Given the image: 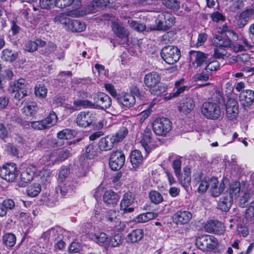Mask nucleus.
I'll use <instances>...</instances> for the list:
<instances>
[{
	"instance_id": "f257e3e1",
	"label": "nucleus",
	"mask_w": 254,
	"mask_h": 254,
	"mask_svg": "<svg viewBox=\"0 0 254 254\" xmlns=\"http://www.w3.org/2000/svg\"><path fill=\"white\" fill-rule=\"evenodd\" d=\"M144 82L145 85L149 88V91L152 94L159 95L167 90V86L160 83V77L156 72H151L145 75Z\"/></svg>"
},
{
	"instance_id": "f03ea898",
	"label": "nucleus",
	"mask_w": 254,
	"mask_h": 254,
	"mask_svg": "<svg viewBox=\"0 0 254 254\" xmlns=\"http://www.w3.org/2000/svg\"><path fill=\"white\" fill-rule=\"evenodd\" d=\"M200 110L202 115L208 120H218L221 117L222 114L220 105L212 101L203 103Z\"/></svg>"
},
{
	"instance_id": "7ed1b4c3",
	"label": "nucleus",
	"mask_w": 254,
	"mask_h": 254,
	"mask_svg": "<svg viewBox=\"0 0 254 254\" xmlns=\"http://www.w3.org/2000/svg\"><path fill=\"white\" fill-rule=\"evenodd\" d=\"M76 2L77 7L75 9L68 10L56 15L54 19L55 23L63 25L64 28L67 29L71 21L68 16L76 17L83 15V13L78 10V7L81 5V1L77 0Z\"/></svg>"
},
{
	"instance_id": "20e7f679",
	"label": "nucleus",
	"mask_w": 254,
	"mask_h": 254,
	"mask_svg": "<svg viewBox=\"0 0 254 254\" xmlns=\"http://www.w3.org/2000/svg\"><path fill=\"white\" fill-rule=\"evenodd\" d=\"M218 241L214 236L203 235L197 237L195 239L196 247L203 251H210L215 249Z\"/></svg>"
},
{
	"instance_id": "39448f33",
	"label": "nucleus",
	"mask_w": 254,
	"mask_h": 254,
	"mask_svg": "<svg viewBox=\"0 0 254 254\" xmlns=\"http://www.w3.org/2000/svg\"><path fill=\"white\" fill-rule=\"evenodd\" d=\"M154 132L159 136H165L172 129V123L166 118H159L152 123Z\"/></svg>"
},
{
	"instance_id": "423d86ee",
	"label": "nucleus",
	"mask_w": 254,
	"mask_h": 254,
	"mask_svg": "<svg viewBox=\"0 0 254 254\" xmlns=\"http://www.w3.org/2000/svg\"><path fill=\"white\" fill-rule=\"evenodd\" d=\"M161 56L166 63L173 64L179 60L181 52L177 47L169 45L164 47L162 49Z\"/></svg>"
},
{
	"instance_id": "0eeeda50",
	"label": "nucleus",
	"mask_w": 254,
	"mask_h": 254,
	"mask_svg": "<svg viewBox=\"0 0 254 254\" xmlns=\"http://www.w3.org/2000/svg\"><path fill=\"white\" fill-rule=\"evenodd\" d=\"M175 17L169 12H163L158 14L155 20V27L153 30L166 31L175 23Z\"/></svg>"
},
{
	"instance_id": "6e6552de",
	"label": "nucleus",
	"mask_w": 254,
	"mask_h": 254,
	"mask_svg": "<svg viewBox=\"0 0 254 254\" xmlns=\"http://www.w3.org/2000/svg\"><path fill=\"white\" fill-rule=\"evenodd\" d=\"M8 91L10 93H16L14 96L15 99L20 100L27 95L26 89V81L24 79L12 81L9 83Z\"/></svg>"
},
{
	"instance_id": "1a4fd4ad",
	"label": "nucleus",
	"mask_w": 254,
	"mask_h": 254,
	"mask_svg": "<svg viewBox=\"0 0 254 254\" xmlns=\"http://www.w3.org/2000/svg\"><path fill=\"white\" fill-rule=\"evenodd\" d=\"M104 17L105 20L111 21L112 31L117 37L124 38L128 36V31L125 28L118 17L109 14H105Z\"/></svg>"
},
{
	"instance_id": "9d476101",
	"label": "nucleus",
	"mask_w": 254,
	"mask_h": 254,
	"mask_svg": "<svg viewBox=\"0 0 254 254\" xmlns=\"http://www.w3.org/2000/svg\"><path fill=\"white\" fill-rule=\"evenodd\" d=\"M17 167L14 163H7L0 167V177L9 182L14 181L17 177Z\"/></svg>"
},
{
	"instance_id": "9b49d317",
	"label": "nucleus",
	"mask_w": 254,
	"mask_h": 254,
	"mask_svg": "<svg viewBox=\"0 0 254 254\" xmlns=\"http://www.w3.org/2000/svg\"><path fill=\"white\" fill-rule=\"evenodd\" d=\"M95 114L90 112H81L77 116L76 123L81 127L86 128L90 127L96 120Z\"/></svg>"
},
{
	"instance_id": "f8f14e48",
	"label": "nucleus",
	"mask_w": 254,
	"mask_h": 254,
	"mask_svg": "<svg viewBox=\"0 0 254 254\" xmlns=\"http://www.w3.org/2000/svg\"><path fill=\"white\" fill-rule=\"evenodd\" d=\"M125 162V156L122 151H113L110 156L109 166L112 170L117 171L124 166Z\"/></svg>"
},
{
	"instance_id": "ddd939ff",
	"label": "nucleus",
	"mask_w": 254,
	"mask_h": 254,
	"mask_svg": "<svg viewBox=\"0 0 254 254\" xmlns=\"http://www.w3.org/2000/svg\"><path fill=\"white\" fill-rule=\"evenodd\" d=\"M226 116L230 120L236 119L238 114L239 105L234 98H229L225 103Z\"/></svg>"
},
{
	"instance_id": "4468645a",
	"label": "nucleus",
	"mask_w": 254,
	"mask_h": 254,
	"mask_svg": "<svg viewBox=\"0 0 254 254\" xmlns=\"http://www.w3.org/2000/svg\"><path fill=\"white\" fill-rule=\"evenodd\" d=\"M192 219V214L187 210H180L173 216V222L177 225H185L188 223Z\"/></svg>"
},
{
	"instance_id": "2eb2a0df",
	"label": "nucleus",
	"mask_w": 254,
	"mask_h": 254,
	"mask_svg": "<svg viewBox=\"0 0 254 254\" xmlns=\"http://www.w3.org/2000/svg\"><path fill=\"white\" fill-rule=\"evenodd\" d=\"M134 200V194L132 192L125 193L120 203V209L124 213L133 212L134 208L129 206L133 202Z\"/></svg>"
},
{
	"instance_id": "dca6fc26",
	"label": "nucleus",
	"mask_w": 254,
	"mask_h": 254,
	"mask_svg": "<svg viewBox=\"0 0 254 254\" xmlns=\"http://www.w3.org/2000/svg\"><path fill=\"white\" fill-rule=\"evenodd\" d=\"M37 168L33 164H29L22 169L20 179L24 183H28L31 181L37 172Z\"/></svg>"
},
{
	"instance_id": "f3484780",
	"label": "nucleus",
	"mask_w": 254,
	"mask_h": 254,
	"mask_svg": "<svg viewBox=\"0 0 254 254\" xmlns=\"http://www.w3.org/2000/svg\"><path fill=\"white\" fill-rule=\"evenodd\" d=\"M77 183L74 180L68 181L63 186H59L56 190L58 193L60 192L63 196L71 195L76 190Z\"/></svg>"
},
{
	"instance_id": "a211bd4d",
	"label": "nucleus",
	"mask_w": 254,
	"mask_h": 254,
	"mask_svg": "<svg viewBox=\"0 0 254 254\" xmlns=\"http://www.w3.org/2000/svg\"><path fill=\"white\" fill-rule=\"evenodd\" d=\"M204 229L208 233H213L217 235L222 234L225 231L223 224L217 220L208 221L204 226Z\"/></svg>"
},
{
	"instance_id": "6ab92c4d",
	"label": "nucleus",
	"mask_w": 254,
	"mask_h": 254,
	"mask_svg": "<svg viewBox=\"0 0 254 254\" xmlns=\"http://www.w3.org/2000/svg\"><path fill=\"white\" fill-rule=\"evenodd\" d=\"M94 101L102 109H107L111 105V99L104 93H98L94 95Z\"/></svg>"
},
{
	"instance_id": "aec40b11",
	"label": "nucleus",
	"mask_w": 254,
	"mask_h": 254,
	"mask_svg": "<svg viewBox=\"0 0 254 254\" xmlns=\"http://www.w3.org/2000/svg\"><path fill=\"white\" fill-rule=\"evenodd\" d=\"M254 17V9H250L243 11L236 19V24L238 28L244 27L249 20Z\"/></svg>"
},
{
	"instance_id": "412c9836",
	"label": "nucleus",
	"mask_w": 254,
	"mask_h": 254,
	"mask_svg": "<svg viewBox=\"0 0 254 254\" xmlns=\"http://www.w3.org/2000/svg\"><path fill=\"white\" fill-rule=\"evenodd\" d=\"M120 198L119 194L111 190L105 192L103 195V201L107 205L115 206L117 204Z\"/></svg>"
},
{
	"instance_id": "4be33fe9",
	"label": "nucleus",
	"mask_w": 254,
	"mask_h": 254,
	"mask_svg": "<svg viewBox=\"0 0 254 254\" xmlns=\"http://www.w3.org/2000/svg\"><path fill=\"white\" fill-rule=\"evenodd\" d=\"M195 107L194 101L192 98L187 97L183 98L179 106V110L185 114L190 113Z\"/></svg>"
},
{
	"instance_id": "5701e85b",
	"label": "nucleus",
	"mask_w": 254,
	"mask_h": 254,
	"mask_svg": "<svg viewBox=\"0 0 254 254\" xmlns=\"http://www.w3.org/2000/svg\"><path fill=\"white\" fill-rule=\"evenodd\" d=\"M115 143V140L111 135H109L100 139L98 142V147L101 151H107L113 148Z\"/></svg>"
},
{
	"instance_id": "b1692460",
	"label": "nucleus",
	"mask_w": 254,
	"mask_h": 254,
	"mask_svg": "<svg viewBox=\"0 0 254 254\" xmlns=\"http://www.w3.org/2000/svg\"><path fill=\"white\" fill-rule=\"evenodd\" d=\"M225 185L223 183L219 184V182L216 178L210 179V190L212 195L214 197L219 196L224 191Z\"/></svg>"
},
{
	"instance_id": "393cba45",
	"label": "nucleus",
	"mask_w": 254,
	"mask_h": 254,
	"mask_svg": "<svg viewBox=\"0 0 254 254\" xmlns=\"http://www.w3.org/2000/svg\"><path fill=\"white\" fill-rule=\"evenodd\" d=\"M208 55L199 51H192L190 52V58L197 66H201L204 63H206Z\"/></svg>"
},
{
	"instance_id": "a878e982",
	"label": "nucleus",
	"mask_w": 254,
	"mask_h": 254,
	"mask_svg": "<svg viewBox=\"0 0 254 254\" xmlns=\"http://www.w3.org/2000/svg\"><path fill=\"white\" fill-rule=\"evenodd\" d=\"M62 237L61 231H59L58 228H55L47 230L42 235V238L51 244L56 241L59 238H62Z\"/></svg>"
},
{
	"instance_id": "bb28decb",
	"label": "nucleus",
	"mask_w": 254,
	"mask_h": 254,
	"mask_svg": "<svg viewBox=\"0 0 254 254\" xmlns=\"http://www.w3.org/2000/svg\"><path fill=\"white\" fill-rule=\"evenodd\" d=\"M211 42L215 47L229 48L231 46V41L227 37H223L221 35L214 34Z\"/></svg>"
},
{
	"instance_id": "cd10ccee",
	"label": "nucleus",
	"mask_w": 254,
	"mask_h": 254,
	"mask_svg": "<svg viewBox=\"0 0 254 254\" xmlns=\"http://www.w3.org/2000/svg\"><path fill=\"white\" fill-rule=\"evenodd\" d=\"M240 101L244 106L248 107L253 104L254 101V92L251 90H246L240 94Z\"/></svg>"
},
{
	"instance_id": "c85d7f7f",
	"label": "nucleus",
	"mask_w": 254,
	"mask_h": 254,
	"mask_svg": "<svg viewBox=\"0 0 254 254\" xmlns=\"http://www.w3.org/2000/svg\"><path fill=\"white\" fill-rule=\"evenodd\" d=\"M118 102L126 107H132L135 103L134 96L129 93H122L118 98Z\"/></svg>"
},
{
	"instance_id": "c756f323",
	"label": "nucleus",
	"mask_w": 254,
	"mask_h": 254,
	"mask_svg": "<svg viewBox=\"0 0 254 254\" xmlns=\"http://www.w3.org/2000/svg\"><path fill=\"white\" fill-rule=\"evenodd\" d=\"M151 130L148 128H146L141 134L140 143L147 152H149L150 151V144L151 141Z\"/></svg>"
},
{
	"instance_id": "7c9ffc66",
	"label": "nucleus",
	"mask_w": 254,
	"mask_h": 254,
	"mask_svg": "<svg viewBox=\"0 0 254 254\" xmlns=\"http://www.w3.org/2000/svg\"><path fill=\"white\" fill-rule=\"evenodd\" d=\"M130 160L132 167L134 169L138 168L143 161L141 152L138 150L132 151L130 155Z\"/></svg>"
},
{
	"instance_id": "2f4dec72",
	"label": "nucleus",
	"mask_w": 254,
	"mask_h": 254,
	"mask_svg": "<svg viewBox=\"0 0 254 254\" xmlns=\"http://www.w3.org/2000/svg\"><path fill=\"white\" fill-rule=\"evenodd\" d=\"M143 237V230L137 229L132 231L127 235L126 240L128 243H135L141 240Z\"/></svg>"
},
{
	"instance_id": "473e14b6",
	"label": "nucleus",
	"mask_w": 254,
	"mask_h": 254,
	"mask_svg": "<svg viewBox=\"0 0 254 254\" xmlns=\"http://www.w3.org/2000/svg\"><path fill=\"white\" fill-rule=\"evenodd\" d=\"M69 26L67 29L73 32H82L85 30L86 27L84 22L75 19H71Z\"/></svg>"
},
{
	"instance_id": "72a5a7b5",
	"label": "nucleus",
	"mask_w": 254,
	"mask_h": 254,
	"mask_svg": "<svg viewBox=\"0 0 254 254\" xmlns=\"http://www.w3.org/2000/svg\"><path fill=\"white\" fill-rule=\"evenodd\" d=\"M241 190L240 184L238 182H234L230 185L229 195L231 200L235 199L238 197Z\"/></svg>"
},
{
	"instance_id": "f704fd0d",
	"label": "nucleus",
	"mask_w": 254,
	"mask_h": 254,
	"mask_svg": "<svg viewBox=\"0 0 254 254\" xmlns=\"http://www.w3.org/2000/svg\"><path fill=\"white\" fill-rule=\"evenodd\" d=\"M157 216V213L148 212L138 215L135 217V221L137 223H145L156 218Z\"/></svg>"
},
{
	"instance_id": "c9c22d12",
	"label": "nucleus",
	"mask_w": 254,
	"mask_h": 254,
	"mask_svg": "<svg viewBox=\"0 0 254 254\" xmlns=\"http://www.w3.org/2000/svg\"><path fill=\"white\" fill-rule=\"evenodd\" d=\"M184 174L183 176L181 175L180 178H178L182 185L185 188L189 187L191 180L190 170L187 167L184 168Z\"/></svg>"
},
{
	"instance_id": "e433bc0d",
	"label": "nucleus",
	"mask_w": 254,
	"mask_h": 254,
	"mask_svg": "<svg viewBox=\"0 0 254 254\" xmlns=\"http://www.w3.org/2000/svg\"><path fill=\"white\" fill-rule=\"evenodd\" d=\"M128 130L126 127H121L118 131L114 134L111 135L115 142L117 143L120 141H122L127 135Z\"/></svg>"
},
{
	"instance_id": "4c0bfd02",
	"label": "nucleus",
	"mask_w": 254,
	"mask_h": 254,
	"mask_svg": "<svg viewBox=\"0 0 254 254\" xmlns=\"http://www.w3.org/2000/svg\"><path fill=\"white\" fill-rule=\"evenodd\" d=\"M16 241L15 236L12 233H6L3 236L2 241L7 247L11 248L14 246Z\"/></svg>"
},
{
	"instance_id": "58836bf2",
	"label": "nucleus",
	"mask_w": 254,
	"mask_h": 254,
	"mask_svg": "<svg viewBox=\"0 0 254 254\" xmlns=\"http://www.w3.org/2000/svg\"><path fill=\"white\" fill-rule=\"evenodd\" d=\"M17 53L12 52L8 49H4L2 52V59L7 62H12L17 57Z\"/></svg>"
},
{
	"instance_id": "ea45409f",
	"label": "nucleus",
	"mask_w": 254,
	"mask_h": 254,
	"mask_svg": "<svg viewBox=\"0 0 254 254\" xmlns=\"http://www.w3.org/2000/svg\"><path fill=\"white\" fill-rule=\"evenodd\" d=\"M22 110L26 116H32L36 113L38 108L36 103L32 102L25 106Z\"/></svg>"
},
{
	"instance_id": "a19ab883",
	"label": "nucleus",
	"mask_w": 254,
	"mask_h": 254,
	"mask_svg": "<svg viewBox=\"0 0 254 254\" xmlns=\"http://www.w3.org/2000/svg\"><path fill=\"white\" fill-rule=\"evenodd\" d=\"M232 205V200L228 197L221 198L218 202V207L223 211H227L229 210Z\"/></svg>"
},
{
	"instance_id": "79ce46f5",
	"label": "nucleus",
	"mask_w": 254,
	"mask_h": 254,
	"mask_svg": "<svg viewBox=\"0 0 254 254\" xmlns=\"http://www.w3.org/2000/svg\"><path fill=\"white\" fill-rule=\"evenodd\" d=\"M43 159L47 162H49L50 165H54L60 162L58 160V155H57V152L56 150L52 151L50 154L44 155L43 157Z\"/></svg>"
},
{
	"instance_id": "37998d69",
	"label": "nucleus",
	"mask_w": 254,
	"mask_h": 254,
	"mask_svg": "<svg viewBox=\"0 0 254 254\" xmlns=\"http://www.w3.org/2000/svg\"><path fill=\"white\" fill-rule=\"evenodd\" d=\"M41 190V186L39 184H34L30 186L27 190V194L31 197H35L38 195Z\"/></svg>"
},
{
	"instance_id": "c03bdc74",
	"label": "nucleus",
	"mask_w": 254,
	"mask_h": 254,
	"mask_svg": "<svg viewBox=\"0 0 254 254\" xmlns=\"http://www.w3.org/2000/svg\"><path fill=\"white\" fill-rule=\"evenodd\" d=\"M162 2L166 7L174 11L180 7V3L177 0H162Z\"/></svg>"
},
{
	"instance_id": "a18cd8bd",
	"label": "nucleus",
	"mask_w": 254,
	"mask_h": 254,
	"mask_svg": "<svg viewBox=\"0 0 254 254\" xmlns=\"http://www.w3.org/2000/svg\"><path fill=\"white\" fill-rule=\"evenodd\" d=\"M73 105L75 110H78L79 108L81 107L85 108L92 107L94 105L91 101L83 99L75 100L73 102Z\"/></svg>"
},
{
	"instance_id": "49530a36",
	"label": "nucleus",
	"mask_w": 254,
	"mask_h": 254,
	"mask_svg": "<svg viewBox=\"0 0 254 254\" xmlns=\"http://www.w3.org/2000/svg\"><path fill=\"white\" fill-rule=\"evenodd\" d=\"M97 155V150L94 144H91L85 148V155L87 158L92 159Z\"/></svg>"
},
{
	"instance_id": "de8ad7c7",
	"label": "nucleus",
	"mask_w": 254,
	"mask_h": 254,
	"mask_svg": "<svg viewBox=\"0 0 254 254\" xmlns=\"http://www.w3.org/2000/svg\"><path fill=\"white\" fill-rule=\"evenodd\" d=\"M149 197L151 201L155 204H159L163 200L161 194L155 190H151L150 192Z\"/></svg>"
},
{
	"instance_id": "09e8293b",
	"label": "nucleus",
	"mask_w": 254,
	"mask_h": 254,
	"mask_svg": "<svg viewBox=\"0 0 254 254\" xmlns=\"http://www.w3.org/2000/svg\"><path fill=\"white\" fill-rule=\"evenodd\" d=\"M45 122L47 128H49L54 126L57 122L58 117L54 112L51 113L44 120Z\"/></svg>"
},
{
	"instance_id": "8fccbe9b",
	"label": "nucleus",
	"mask_w": 254,
	"mask_h": 254,
	"mask_svg": "<svg viewBox=\"0 0 254 254\" xmlns=\"http://www.w3.org/2000/svg\"><path fill=\"white\" fill-rule=\"evenodd\" d=\"M205 64L206 66L205 69L207 72L216 71L220 66L219 62L215 60L207 61Z\"/></svg>"
},
{
	"instance_id": "3c124183",
	"label": "nucleus",
	"mask_w": 254,
	"mask_h": 254,
	"mask_svg": "<svg viewBox=\"0 0 254 254\" xmlns=\"http://www.w3.org/2000/svg\"><path fill=\"white\" fill-rule=\"evenodd\" d=\"M57 137L61 139H70L73 137V131L68 128L63 129L57 133Z\"/></svg>"
},
{
	"instance_id": "603ef678",
	"label": "nucleus",
	"mask_w": 254,
	"mask_h": 254,
	"mask_svg": "<svg viewBox=\"0 0 254 254\" xmlns=\"http://www.w3.org/2000/svg\"><path fill=\"white\" fill-rule=\"evenodd\" d=\"M210 179L207 178H204L199 182L198 190L199 192L203 193L205 192L210 187Z\"/></svg>"
},
{
	"instance_id": "864d4df0",
	"label": "nucleus",
	"mask_w": 254,
	"mask_h": 254,
	"mask_svg": "<svg viewBox=\"0 0 254 254\" xmlns=\"http://www.w3.org/2000/svg\"><path fill=\"white\" fill-rule=\"evenodd\" d=\"M70 170L69 168L67 167L61 168L58 174V180L61 182H64L68 176Z\"/></svg>"
},
{
	"instance_id": "5fc2aeb1",
	"label": "nucleus",
	"mask_w": 254,
	"mask_h": 254,
	"mask_svg": "<svg viewBox=\"0 0 254 254\" xmlns=\"http://www.w3.org/2000/svg\"><path fill=\"white\" fill-rule=\"evenodd\" d=\"M35 94L36 96L40 98H45L47 94V89L44 85L40 84L36 86Z\"/></svg>"
},
{
	"instance_id": "6e6d98bb",
	"label": "nucleus",
	"mask_w": 254,
	"mask_h": 254,
	"mask_svg": "<svg viewBox=\"0 0 254 254\" xmlns=\"http://www.w3.org/2000/svg\"><path fill=\"white\" fill-rule=\"evenodd\" d=\"M128 23L131 28L138 32L143 31L146 28L144 24L138 23L135 21L128 20Z\"/></svg>"
},
{
	"instance_id": "4d7b16f0",
	"label": "nucleus",
	"mask_w": 254,
	"mask_h": 254,
	"mask_svg": "<svg viewBox=\"0 0 254 254\" xmlns=\"http://www.w3.org/2000/svg\"><path fill=\"white\" fill-rule=\"evenodd\" d=\"M93 239L99 244L106 242L108 239L107 235L103 232L95 234Z\"/></svg>"
},
{
	"instance_id": "13d9d810",
	"label": "nucleus",
	"mask_w": 254,
	"mask_h": 254,
	"mask_svg": "<svg viewBox=\"0 0 254 254\" xmlns=\"http://www.w3.org/2000/svg\"><path fill=\"white\" fill-rule=\"evenodd\" d=\"M173 168L176 177L180 178L181 172V161L179 159L173 161Z\"/></svg>"
},
{
	"instance_id": "bf43d9fd",
	"label": "nucleus",
	"mask_w": 254,
	"mask_h": 254,
	"mask_svg": "<svg viewBox=\"0 0 254 254\" xmlns=\"http://www.w3.org/2000/svg\"><path fill=\"white\" fill-rule=\"evenodd\" d=\"M251 191L247 190L242 195L239 201V205L242 207H245L250 199L251 195Z\"/></svg>"
},
{
	"instance_id": "052dcab7",
	"label": "nucleus",
	"mask_w": 254,
	"mask_h": 254,
	"mask_svg": "<svg viewBox=\"0 0 254 254\" xmlns=\"http://www.w3.org/2000/svg\"><path fill=\"white\" fill-rule=\"evenodd\" d=\"M39 4L43 9H50L55 5V0H40Z\"/></svg>"
},
{
	"instance_id": "680f3d73",
	"label": "nucleus",
	"mask_w": 254,
	"mask_h": 254,
	"mask_svg": "<svg viewBox=\"0 0 254 254\" xmlns=\"http://www.w3.org/2000/svg\"><path fill=\"white\" fill-rule=\"evenodd\" d=\"M70 154V150L69 149L65 148L61 150L58 154V160L59 162H62L66 160Z\"/></svg>"
},
{
	"instance_id": "e2e57ef3",
	"label": "nucleus",
	"mask_w": 254,
	"mask_h": 254,
	"mask_svg": "<svg viewBox=\"0 0 254 254\" xmlns=\"http://www.w3.org/2000/svg\"><path fill=\"white\" fill-rule=\"evenodd\" d=\"M117 212L113 210L108 211L106 215L107 221L109 223H113V224L118 220L117 217Z\"/></svg>"
},
{
	"instance_id": "0e129e2a",
	"label": "nucleus",
	"mask_w": 254,
	"mask_h": 254,
	"mask_svg": "<svg viewBox=\"0 0 254 254\" xmlns=\"http://www.w3.org/2000/svg\"><path fill=\"white\" fill-rule=\"evenodd\" d=\"M74 0H55V6L59 8H64L70 5Z\"/></svg>"
},
{
	"instance_id": "69168bd1",
	"label": "nucleus",
	"mask_w": 254,
	"mask_h": 254,
	"mask_svg": "<svg viewBox=\"0 0 254 254\" xmlns=\"http://www.w3.org/2000/svg\"><path fill=\"white\" fill-rule=\"evenodd\" d=\"M44 120L39 121H35L31 122L32 127L38 130L45 129L47 128Z\"/></svg>"
},
{
	"instance_id": "338daca9",
	"label": "nucleus",
	"mask_w": 254,
	"mask_h": 254,
	"mask_svg": "<svg viewBox=\"0 0 254 254\" xmlns=\"http://www.w3.org/2000/svg\"><path fill=\"white\" fill-rule=\"evenodd\" d=\"M244 6L243 2L241 0H238L235 1L232 5L230 6V10L234 12H236L239 11L240 9L242 8Z\"/></svg>"
},
{
	"instance_id": "774afa93",
	"label": "nucleus",
	"mask_w": 254,
	"mask_h": 254,
	"mask_svg": "<svg viewBox=\"0 0 254 254\" xmlns=\"http://www.w3.org/2000/svg\"><path fill=\"white\" fill-rule=\"evenodd\" d=\"M245 215L247 219L254 218V201L250 203V206L246 210Z\"/></svg>"
}]
</instances>
